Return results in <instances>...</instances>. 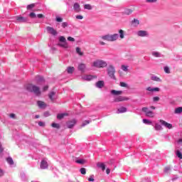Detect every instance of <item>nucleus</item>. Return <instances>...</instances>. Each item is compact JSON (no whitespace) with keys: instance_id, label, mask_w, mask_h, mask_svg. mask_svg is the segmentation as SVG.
Segmentation results:
<instances>
[{"instance_id":"1","label":"nucleus","mask_w":182,"mask_h":182,"mask_svg":"<svg viewBox=\"0 0 182 182\" xmlns=\"http://www.w3.org/2000/svg\"><path fill=\"white\" fill-rule=\"evenodd\" d=\"M26 89L28 92L34 93L36 96H41V88L39 87L29 84L27 85Z\"/></svg>"},{"instance_id":"2","label":"nucleus","mask_w":182,"mask_h":182,"mask_svg":"<svg viewBox=\"0 0 182 182\" xmlns=\"http://www.w3.org/2000/svg\"><path fill=\"white\" fill-rule=\"evenodd\" d=\"M103 41H107L108 42H114L119 39V34L114 33L113 35H106L101 37Z\"/></svg>"},{"instance_id":"3","label":"nucleus","mask_w":182,"mask_h":182,"mask_svg":"<svg viewBox=\"0 0 182 182\" xmlns=\"http://www.w3.org/2000/svg\"><path fill=\"white\" fill-rule=\"evenodd\" d=\"M107 73L111 79H114L116 80V76H114V73H116V70L113 65H109L107 68Z\"/></svg>"},{"instance_id":"4","label":"nucleus","mask_w":182,"mask_h":182,"mask_svg":"<svg viewBox=\"0 0 182 182\" xmlns=\"http://www.w3.org/2000/svg\"><path fill=\"white\" fill-rule=\"evenodd\" d=\"M93 66L95 68H106V66H107V63L102 60H97L94 61Z\"/></svg>"},{"instance_id":"5","label":"nucleus","mask_w":182,"mask_h":182,"mask_svg":"<svg viewBox=\"0 0 182 182\" xmlns=\"http://www.w3.org/2000/svg\"><path fill=\"white\" fill-rule=\"evenodd\" d=\"M59 42H60V43L58 44V46H60L61 48H65V49H68V48H69L68 42L66 41V38H65V36H60Z\"/></svg>"},{"instance_id":"6","label":"nucleus","mask_w":182,"mask_h":182,"mask_svg":"<svg viewBox=\"0 0 182 182\" xmlns=\"http://www.w3.org/2000/svg\"><path fill=\"white\" fill-rule=\"evenodd\" d=\"M46 29L47 32H48V33H50V35H53V36H56L58 35V31L55 30V28L50 26H47Z\"/></svg>"},{"instance_id":"7","label":"nucleus","mask_w":182,"mask_h":182,"mask_svg":"<svg viewBox=\"0 0 182 182\" xmlns=\"http://www.w3.org/2000/svg\"><path fill=\"white\" fill-rule=\"evenodd\" d=\"M159 123H161V124H162V126H164L167 129H173V124L168 123L167 122H166L163 119H160Z\"/></svg>"},{"instance_id":"8","label":"nucleus","mask_w":182,"mask_h":182,"mask_svg":"<svg viewBox=\"0 0 182 182\" xmlns=\"http://www.w3.org/2000/svg\"><path fill=\"white\" fill-rule=\"evenodd\" d=\"M159 123H161V124H162V126H164L167 129H173V124L168 123L167 122H166L163 119H160Z\"/></svg>"},{"instance_id":"9","label":"nucleus","mask_w":182,"mask_h":182,"mask_svg":"<svg viewBox=\"0 0 182 182\" xmlns=\"http://www.w3.org/2000/svg\"><path fill=\"white\" fill-rule=\"evenodd\" d=\"M77 123V121L76 119H71L67 122V127L68 129H72L75 127V124Z\"/></svg>"},{"instance_id":"10","label":"nucleus","mask_w":182,"mask_h":182,"mask_svg":"<svg viewBox=\"0 0 182 182\" xmlns=\"http://www.w3.org/2000/svg\"><path fill=\"white\" fill-rule=\"evenodd\" d=\"M111 94H112L113 96H120V95H123V91L112 90H111Z\"/></svg>"},{"instance_id":"11","label":"nucleus","mask_w":182,"mask_h":182,"mask_svg":"<svg viewBox=\"0 0 182 182\" xmlns=\"http://www.w3.org/2000/svg\"><path fill=\"white\" fill-rule=\"evenodd\" d=\"M126 100H129L128 97L119 96L114 99V102H125Z\"/></svg>"},{"instance_id":"12","label":"nucleus","mask_w":182,"mask_h":182,"mask_svg":"<svg viewBox=\"0 0 182 182\" xmlns=\"http://www.w3.org/2000/svg\"><path fill=\"white\" fill-rule=\"evenodd\" d=\"M137 35L141 37L149 36V33L146 31H139Z\"/></svg>"},{"instance_id":"13","label":"nucleus","mask_w":182,"mask_h":182,"mask_svg":"<svg viewBox=\"0 0 182 182\" xmlns=\"http://www.w3.org/2000/svg\"><path fill=\"white\" fill-rule=\"evenodd\" d=\"M48 168V162L45 160L41 161V168H42L43 170H45V168Z\"/></svg>"},{"instance_id":"14","label":"nucleus","mask_w":182,"mask_h":182,"mask_svg":"<svg viewBox=\"0 0 182 182\" xmlns=\"http://www.w3.org/2000/svg\"><path fill=\"white\" fill-rule=\"evenodd\" d=\"M56 95V92H50L49 94H48V97L50 99V100H51V102H54L55 100V96Z\"/></svg>"},{"instance_id":"15","label":"nucleus","mask_w":182,"mask_h":182,"mask_svg":"<svg viewBox=\"0 0 182 182\" xmlns=\"http://www.w3.org/2000/svg\"><path fill=\"white\" fill-rule=\"evenodd\" d=\"M85 69H86V65L85 63H80L78 65V70H80V72H85Z\"/></svg>"},{"instance_id":"16","label":"nucleus","mask_w":182,"mask_h":182,"mask_svg":"<svg viewBox=\"0 0 182 182\" xmlns=\"http://www.w3.org/2000/svg\"><path fill=\"white\" fill-rule=\"evenodd\" d=\"M37 105H38V107H40V109H45V107H46V104H45L42 101H38Z\"/></svg>"},{"instance_id":"17","label":"nucleus","mask_w":182,"mask_h":182,"mask_svg":"<svg viewBox=\"0 0 182 182\" xmlns=\"http://www.w3.org/2000/svg\"><path fill=\"white\" fill-rule=\"evenodd\" d=\"M103 86H105V81H98L96 83V87H98L99 89H102V87H103Z\"/></svg>"},{"instance_id":"18","label":"nucleus","mask_w":182,"mask_h":182,"mask_svg":"<svg viewBox=\"0 0 182 182\" xmlns=\"http://www.w3.org/2000/svg\"><path fill=\"white\" fill-rule=\"evenodd\" d=\"M65 116H69V114L68 113L58 114L57 115V119H58L59 120H62V119H63V117H65Z\"/></svg>"},{"instance_id":"19","label":"nucleus","mask_w":182,"mask_h":182,"mask_svg":"<svg viewBox=\"0 0 182 182\" xmlns=\"http://www.w3.org/2000/svg\"><path fill=\"white\" fill-rule=\"evenodd\" d=\"M146 90H148V92H160V88L159 87L151 88V87H149L146 88Z\"/></svg>"},{"instance_id":"20","label":"nucleus","mask_w":182,"mask_h":182,"mask_svg":"<svg viewBox=\"0 0 182 182\" xmlns=\"http://www.w3.org/2000/svg\"><path fill=\"white\" fill-rule=\"evenodd\" d=\"M73 8L75 12H80V5H79V4H74Z\"/></svg>"},{"instance_id":"21","label":"nucleus","mask_w":182,"mask_h":182,"mask_svg":"<svg viewBox=\"0 0 182 182\" xmlns=\"http://www.w3.org/2000/svg\"><path fill=\"white\" fill-rule=\"evenodd\" d=\"M97 167H100V168H102V171H105L106 170V166L103 163H98L97 164Z\"/></svg>"},{"instance_id":"22","label":"nucleus","mask_w":182,"mask_h":182,"mask_svg":"<svg viewBox=\"0 0 182 182\" xmlns=\"http://www.w3.org/2000/svg\"><path fill=\"white\" fill-rule=\"evenodd\" d=\"M16 20L18 22H26V21H27L26 18L22 17V16H17Z\"/></svg>"},{"instance_id":"23","label":"nucleus","mask_w":182,"mask_h":182,"mask_svg":"<svg viewBox=\"0 0 182 182\" xmlns=\"http://www.w3.org/2000/svg\"><path fill=\"white\" fill-rule=\"evenodd\" d=\"M119 113H126L127 112V108L126 107H122L119 109H118Z\"/></svg>"},{"instance_id":"24","label":"nucleus","mask_w":182,"mask_h":182,"mask_svg":"<svg viewBox=\"0 0 182 182\" xmlns=\"http://www.w3.org/2000/svg\"><path fill=\"white\" fill-rule=\"evenodd\" d=\"M174 113L176 114H180V113H182V107H179L175 109Z\"/></svg>"},{"instance_id":"25","label":"nucleus","mask_w":182,"mask_h":182,"mask_svg":"<svg viewBox=\"0 0 182 182\" xmlns=\"http://www.w3.org/2000/svg\"><path fill=\"white\" fill-rule=\"evenodd\" d=\"M76 50V53H77L80 56H83V52H82V50L80 49V48L77 47L75 48Z\"/></svg>"},{"instance_id":"26","label":"nucleus","mask_w":182,"mask_h":182,"mask_svg":"<svg viewBox=\"0 0 182 182\" xmlns=\"http://www.w3.org/2000/svg\"><path fill=\"white\" fill-rule=\"evenodd\" d=\"M151 80H154V82H161V79L157 76H152L151 77Z\"/></svg>"},{"instance_id":"27","label":"nucleus","mask_w":182,"mask_h":182,"mask_svg":"<svg viewBox=\"0 0 182 182\" xmlns=\"http://www.w3.org/2000/svg\"><path fill=\"white\" fill-rule=\"evenodd\" d=\"M119 38L121 39H124V31L123 30H119Z\"/></svg>"},{"instance_id":"28","label":"nucleus","mask_w":182,"mask_h":182,"mask_svg":"<svg viewBox=\"0 0 182 182\" xmlns=\"http://www.w3.org/2000/svg\"><path fill=\"white\" fill-rule=\"evenodd\" d=\"M146 116L148 117H154V113L152 111H148V112L146 114Z\"/></svg>"},{"instance_id":"29","label":"nucleus","mask_w":182,"mask_h":182,"mask_svg":"<svg viewBox=\"0 0 182 182\" xmlns=\"http://www.w3.org/2000/svg\"><path fill=\"white\" fill-rule=\"evenodd\" d=\"M74 71H75L74 67H68L67 69L68 73H73Z\"/></svg>"},{"instance_id":"30","label":"nucleus","mask_w":182,"mask_h":182,"mask_svg":"<svg viewBox=\"0 0 182 182\" xmlns=\"http://www.w3.org/2000/svg\"><path fill=\"white\" fill-rule=\"evenodd\" d=\"M83 79L85 80H92V79H93V76L92 75H85L83 77Z\"/></svg>"},{"instance_id":"31","label":"nucleus","mask_w":182,"mask_h":182,"mask_svg":"<svg viewBox=\"0 0 182 182\" xmlns=\"http://www.w3.org/2000/svg\"><path fill=\"white\" fill-rule=\"evenodd\" d=\"M132 23L134 25V26H137L138 25H139L140 21L138 19L134 18L132 21Z\"/></svg>"},{"instance_id":"32","label":"nucleus","mask_w":182,"mask_h":182,"mask_svg":"<svg viewBox=\"0 0 182 182\" xmlns=\"http://www.w3.org/2000/svg\"><path fill=\"white\" fill-rule=\"evenodd\" d=\"M154 127L155 130H163V127L159 124H156Z\"/></svg>"},{"instance_id":"33","label":"nucleus","mask_w":182,"mask_h":182,"mask_svg":"<svg viewBox=\"0 0 182 182\" xmlns=\"http://www.w3.org/2000/svg\"><path fill=\"white\" fill-rule=\"evenodd\" d=\"M84 9H88L89 11L92 9V5L90 4H85L84 5Z\"/></svg>"},{"instance_id":"34","label":"nucleus","mask_w":182,"mask_h":182,"mask_svg":"<svg viewBox=\"0 0 182 182\" xmlns=\"http://www.w3.org/2000/svg\"><path fill=\"white\" fill-rule=\"evenodd\" d=\"M52 127H53L54 129H60V125L59 124H56V123H53L51 124Z\"/></svg>"},{"instance_id":"35","label":"nucleus","mask_w":182,"mask_h":182,"mask_svg":"<svg viewBox=\"0 0 182 182\" xmlns=\"http://www.w3.org/2000/svg\"><path fill=\"white\" fill-rule=\"evenodd\" d=\"M6 161L7 163H9V164H11V165L14 164V159H12V158L11 157L7 158Z\"/></svg>"},{"instance_id":"36","label":"nucleus","mask_w":182,"mask_h":182,"mask_svg":"<svg viewBox=\"0 0 182 182\" xmlns=\"http://www.w3.org/2000/svg\"><path fill=\"white\" fill-rule=\"evenodd\" d=\"M131 14H133V10L127 9L125 10V14L126 15H131Z\"/></svg>"},{"instance_id":"37","label":"nucleus","mask_w":182,"mask_h":182,"mask_svg":"<svg viewBox=\"0 0 182 182\" xmlns=\"http://www.w3.org/2000/svg\"><path fill=\"white\" fill-rule=\"evenodd\" d=\"M76 163H77L78 164H85V163H86V161L84 159H79L76 161Z\"/></svg>"},{"instance_id":"38","label":"nucleus","mask_w":182,"mask_h":182,"mask_svg":"<svg viewBox=\"0 0 182 182\" xmlns=\"http://www.w3.org/2000/svg\"><path fill=\"white\" fill-rule=\"evenodd\" d=\"M33 8H35V4H31L27 6L26 9L28 10L33 9Z\"/></svg>"},{"instance_id":"39","label":"nucleus","mask_w":182,"mask_h":182,"mask_svg":"<svg viewBox=\"0 0 182 182\" xmlns=\"http://www.w3.org/2000/svg\"><path fill=\"white\" fill-rule=\"evenodd\" d=\"M89 123H90V121L89 120L84 121L81 125V127H85V126H86L87 124H89Z\"/></svg>"},{"instance_id":"40","label":"nucleus","mask_w":182,"mask_h":182,"mask_svg":"<svg viewBox=\"0 0 182 182\" xmlns=\"http://www.w3.org/2000/svg\"><path fill=\"white\" fill-rule=\"evenodd\" d=\"M176 156L178 157V159H182V154L180 151H176Z\"/></svg>"},{"instance_id":"41","label":"nucleus","mask_w":182,"mask_h":182,"mask_svg":"<svg viewBox=\"0 0 182 182\" xmlns=\"http://www.w3.org/2000/svg\"><path fill=\"white\" fill-rule=\"evenodd\" d=\"M143 123H144L145 124H151V121H149V119H144Z\"/></svg>"},{"instance_id":"42","label":"nucleus","mask_w":182,"mask_h":182,"mask_svg":"<svg viewBox=\"0 0 182 182\" xmlns=\"http://www.w3.org/2000/svg\"><path fill=\"white\" fill-rule=\"evenodd\" d=\"M165 73H170V68L168 66L164 68Z\"/></svg>"},{"instance_id":"43","label":"nucleus","mask_w":182,"mask_h":182,"mask_svg":"<svg viewBox=\"0 0 182 182\" xmlns=\"http://www.w3.org/2000/svg\"><path fill=\"white\" fill-rule=\"evenodd\" d=\"M142 112H144V113H145V114H147V112H150V110H149L148 107H143Z\"/></svg>"},{"instance_id":"44","label":"nucleus","mask_w":182,"mask_h":182,"mask_svg":"<svg viewBox=\"0 0 182 182\" xmlns=\"http://www.w3.org/2000/svg\"><path fill=\"white\" fill-rule=\"evenodd\" d=\"M80 171L81 174H86V168H81L80 169Z\"/></svg>"},{"instance_id":"45","label":"nucleus","mask_w":182,"mask_h":182,"mask_svg":"<svg viewBox=\"0 0 182 182\" xmlns=\"http://www.w3.org/2000/svg\"><path fill=\"white\" fill-rule=\"evenodd\" d=\"M119 85L121 87H127V84L126 82H121Z\"/></svg>"},{"instance_id":"46","label":"nucleus","mask_w":182,"mask_h":182,"mask_svg":"<svg viewBox=\"0 0 182 182\" xmlns=\"http://www.w3.org/2000/svg\"><path fill=\"white\" fill-rule=\"evenodd\" d=\"M153 56H155V58H160V53L157 52H154L152 53Z\"/></svg>"},{"instance_id":"47","label":"nucleus","mask_w":182,"mask_h":182,"mask_svg":"<svg viewBox=\"0 0 182 182\" xmlns=\"http://www.w3.org/2000/svg\"><path fill=\"white\" fill-rule=\"evenodd\" d=\"M122 70H124V72H127L128 69H127V66L123 65H122Z\"/></svg>"},{"instance_id":"48","label":"nucleus","mask_w":182,"mask_h":182,"mask_svg":"<svg viewBox=\"0 0 182 182\" xmlns=\"http://www.w3.org/2000/svg\"><path fill=\"white\" fill-rule=\"evenodd\" d=\"M36 79H37V80H38V82H43V77H41V76H39V75H38V76L36 77Z\"/></svg>"},{"instance_id":"49","label":"nucleus","mask_w":182,"mask_h":182,"mask_svg":"<svg viewBox=\"0 0 182 182\" xmlns=\"http://www.w3.org/2000/svg\"><path fill=\"white\" fill-rule=\"evenodd\" d=\"M29 16L31 17V18H36V14H35V13H33V12H32V13H31L30 14H29Z\"/></svg>"},{"instance_id":"50","label":"nucleus","mask_w":182,"mask_h":182,"mask_svg":"<svg viewBox=\"0 0 182 182\" xmlns=\"http://www.w3.org/2000/svg\"><path fill=\"white\" fill-rule=\"evenodd\" d=\"M171 170V168H170V166H167L165 168L164 171L166 173H168V171H170Z\"/></svg>"},{"instance_id":"51","label":"nucleus","mask_w":182,"mask_h":182,"mask_svg":"<svg viewBox=\"0 0 182 182\" xmlns=\"http://www.w3.org/2000/svg\"><path fill=\"white\" fill-rule=\"evenodd\" d=\"M4 153V148L2 147V144L0 142V156Z\"/></svg>"},{"instance_id":"52","label":"nucleus","mask_w":182,"mask_h":182,"mask_svg":"<svg viewBox=\"0 0 182 182\" xmlns=\"http://www.w3.org/2000/svg\"><path fill=\"white\" fill-rule=\"evenodd\" d=\"M159 100H160V97H153V101L154 102H159Z\"/></svg>"},{"instance_id":"53","label":"nucleus","mask_w":182,"mask_h":182,"mask_svg":"<svg viewBox=\"0 0 182 182\" xmlns=\"http://www.w3.org/2000/svg\"><path fill=\"white\" fill-rule=\"evenodd\" d=\"M149 4H153L154 2H157V0H146Z\"/></svg>"},{"instance_id":"54","label":"nucleus","mask_w":182,"mask_h":182,"mask_svg":"<svg viewBox=\"0 0 182 182\" xmlns=\"http://www.w3.org/2000/svg\"><path fill=\"white\" fill-rule=\"evenodd\" d=\"M38 126H40L41 127H45V124L43 122H39Z\"/></svg>"},{"instance_id":"55","label":"nucleus","mask_w":182,"mask_h":182,"mask_svg":"<svg viewBox=\"0 0 182 182\" xmlns=\"http://www.w3.org/2000/svg\"><path fill=\"white\" fill-rule=\"evenodd\" d=\"M68 41L70 42H75V38H73V37H68Z\"/></svg>"},{"instance_id":"56","label":"nucleus","mask_w":182,"mask_h":182,"mask_svg":"<svg viewBox=\"0 0 182 182\" xmlns=\"http://www.w3.org/2000/svg\"><path fill=\"white\" fill-rule=\"evenodd\" d=\"M62 21H63V18H62L60 17H57L56 18V21L57 22H62Z\"/></svg>"},{"instance_id":"57","label":"nucleus","mask_w":182,"mask_h":182,"mask_svg":"<svg viewBox=\"0 0 182 182\" xmlns=\"http://www.w3.org/2000/svg\"><path fill=\"white\" fill-rule=\"evenodd\" d=\"M38 18H39V19H42V18H44L45 16H43V14H40L37 15Z\"/></svg>"},{"instance_id":"58","label":"nucleus","mask_w":182,"mask_h":182,"mask_svg":"<svg viewBox=\"0 0 182 182\" xmlns=\"http://www.w3.org/2000/svg\"><path fill=\"white\" fill-rule=\"evenodd\" d=\"M62 26H63V28H66V26H68V23H67V22H63V23H62Z\"/></svg>"},{"instance_id":"59","label":"nucleus","mask_w":182,"mask_h":182,"mask_svg":"<svg viewBox=\"0 0 182 182\" xmlns=\"http://www.w3.org/2000/svg\"><path fill=\"white\" fill-rule=\"evenodd\" d=\"M76 19H83V16H80V15L76 16Z\"/></svg>"},{"instance_id":"60","label":"nucleus","mask_w":182,"mask_h":182,"mask_svg":"<svg viewBox=\"0 0 182 182\" xmlns=\"http://www.w3.org/2000/svg\"><path fill=\"white\" fill-rule=\"evenodd\" d=\"M48 89H49V86L46 85L43 88V90L45 92L46 90H48Z\"/></svg>"},{"instance_id":"61","label":"nucleus","mask_w":182,"mask_h":182,"mask_svg":"<svg viewBox=\"0 0 182 182\" xmlns=\"http://www.w3.org/2000/svg\"><path fill=\"white\" fill-rule=\"evenodd\" d=\"M88 181H95V178H93L92 177H90L88 178Z\"/></svg>"},{"instance_id":"62","label":"nucleus","mask_w":182,"mask_h":182,"mask_svg":"<svg viewBox=\"0 0 182 182\" xmlns=\"http://www.w3.org/2000/svg\"><path fill=\"white\" fill-rule=\"evenodd\" d=\"M10 117L11 119H15V114H10Z\"/></svg>"},{"instance_id":"63","label":"nucleus","mask_w":182,"mask_h":182,"mask_svg":"<svg viewBox=\"0 0 182 182\" xmlns=\"http://www.w3.org/2000/svg\"><path fill=\"white\" fill-rule=\"evenodd\" d=\"M107 174H110V170L109 168L106 169Z\"/></svg>"},{"instance_id":"64","label":"nucleus","mask_w":182,"mask_h":182,"mask_svg":"<svg viewBox=\"0 0 182 182\" xmlns=\"http://www.w3.org/2000/svg\"><path fill=\"white\" fill-rule=\"evenodd\" d=\"M100 44L102 46H105V45H106V43H105L103 41H100Z\"/></svg>"}]
</instances>
